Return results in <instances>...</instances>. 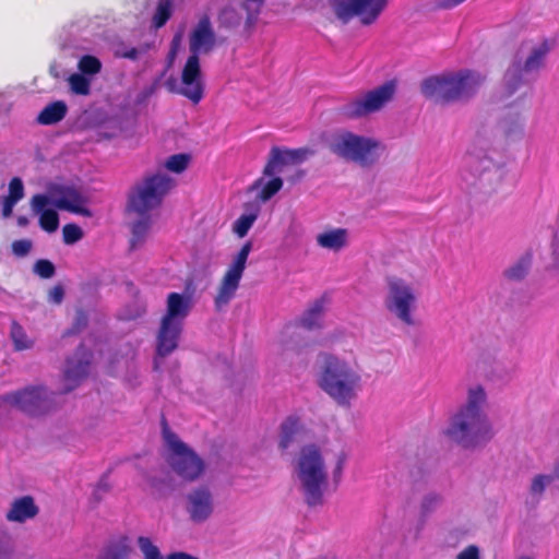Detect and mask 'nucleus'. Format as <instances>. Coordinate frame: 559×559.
I'll use <instances>...</instances> for the list:
<instances>
[{
    "label": "nucleus",
    "instance_id": "nucleus-55",
    "mask_svg": "<svg viewBox=\"0 0 559 559\" xmlns=\"http://www.w3.org/2000/svg\"><path fill=\"white\" fill-rule=\"evenodd\" d=\"M16 221H17V225L20 227H25L29 223L28 218L26 216H23V215L19 216Z\"/></svg>",
    "mask_w": 559,
    "mask_h": 559
},
{
    "label": "nucleus",
    "instance_id": "nucleus-43",
    "mask_svg": "<svg viewBox=\"0 0 559 559\" xmlns=\"http://www.w3.org/2000/svg\"><path fill=\"white\" fill-rule=\"evenodd\" d=\"M33 271L40 278H51L56 273L55 264L47 259H39L35 262Z\"/></svg>",
    "mask_w": 559,
    "mask_h": 559
},
{
    "label": "nucleus",
    "instance_id": "nucleus-35",
    "mask_svg": "<svg viewBox=\"0 0 559 559\" xmlns=\"http://www.w3.org/2000/svg\"><path fill=\"white\" fill-rule=\"evenodd\" d=\"M257 218H258L257 213L242 214L235 221L234 226H233V231L239 238L245 237L248 234L249 229L254 224V222L257 221Z\"/></svg>",
    "mask_w": 559,
    "mask_h": 559
},
{
    "label": "nucleus",
    "instance_id": "nucleus-6",
    "mask_svg": "<svg viewBox=\"0 0 559 559\" xmlns=\"http://www.w3.org/2000/svg\"><path fill=\"white\" fill-rule=\"evenodd\" d=\"M174 186V180L165 174L144 176L129 192L127 209L139 216L150 214L160 206L163 199Z\"/></svg>",
    "mask_w": 559,
    "mask_h": 559
},
{
    "label": "nucleus",
    "instance_id": "nucleus-17",
    "mask_svg": "<svg viewBox=\"0 0 559 559\" xmlns=\"http://www.w3.org/2000/svg\"><path fill=\"white\" fill-rule=\"evenodd\" d=\"M92 356V353L81 344L74 356L67 360L63 373L64 389L62 393L74 390L80 382L87 377Z\"/></svg>",
    "mask_w": 559,
    "mask_h": 559
},
{
    "label": "nucleus",
    "instance_id": "nucleus-41",
    "mask_svg": "<svg viewBox=\"0 0 559 559\" xmlns=\"http://www.w3.org/2000/svg\"><path fill=\"white\" fill-rule=\"evenodd\" d=\"M190 156L188 154H175L166 160V168L176 174L182 173L189 164Z\"/></svg>",
    "mask_w": 559,
    "mask_h": 559
},
{
    "label": "nucleus",
    "instance_id": "nucleus-34",
    "mask_svg": "<svg viewBox=\"0 0 559 559\" xmlns=\"http://www.w3.org/2000/svg\"><path fill=\"white\" fill-rule=\"evenodd\" d=\"M69 85L72 93L76 95H88L91 92V82L90 80L81 74L74 73L69 78Z\"/></svg>",
    "mask_w": 559,
    "mask_h": 559
},
{
    "label": "nucleus",
    "instance_id": "nucleus-5",
    "mask_svg": "<svg viewBox=\"0 0 559 559\" xmlns=\"http://www.w3.org/2000/svg\"><path fill=\"white\" fill-rule=\"evenodd\" d=\"M484 78L471 70H462L427 78L421 83V93L439 104L466 100L476 94Z\"/></svg>",
    "mask_w": 559,
    "mask_h": 559
},
{
    "label": "nucleus",
    "instance_id": "nucleus-58",
    "mask_svg": "<svg viewBox=\"0 0 559 559\" xmlns=\"http://www.w3.org/2000/svg\"><path fill=\"white\" fill-rule=\"evenodd\" d=\"M555 474L559 478V464L555 468Z\"/></svg>",
    "mask_w": 559,
    "mask_h": 559
},
{
    "label": "nucleus",
    "instance_id": "nucleus-42",
    "mask_svg": "<svg viewBox=\"0 0 559 559\" xmlns=\"http://www.w3.org/2000/svg\"><path fill=\"white\" fill-rule=\"evenodd\" d=\"M63 242L73 245L83 238V230L76 224H66L62 228Z\"/></svg>",
    "mask_w": 559,
    "mask_h": 559
},
{
    "label": "nucleus",
    "instance_id": "nucleus-3",
    "mask_svg": "<svg viewBox=\"0 0 559 559\" xmlns=\"http://www.w3.org/2000/svg\"><path fill=\"white\" fill-rule=\"evenodd\" d=\"M294 471L306 504L310 508L322 506L328 474L320 449L314 444L302 447L295 459Z\"/></svg>",
    "mask_w": 559,
    "mask_h": 559
},
{
    "label": "nucleus",
    "instance_id": "nucleus-50",
    "mask_svg": "<svg viewBox=\"0 0 559 559\" xmlns=\"http://www.w3.org/2000/svg\"><path fill=\"white\" fill-rule=\"evenodd\" d=\"M345 461H346L345 454L341 453L338 455L336 465H335L334 471H333V477H334V481L335 483H338L340 479H341V476H342V473H343V468H344V465H345Z\"/></svg>",
    "mask_w": 559,
    "mask_h": 559
},
{
    "label": "nucleus",
    "instance_id": "nucleus-40",
    "mask_svg": "<svg viewBox=\"0 0 559 559\" xmlns=\"http://www.w3.org/2000/svg\"><path fill=\"white\" fill-rule=\"evenodd\" d=\"M13 554L14 540L12 535L5 530H0V559H12Z\"/></svg>",
    "mask_w": 559,
    "mask_h": 559
},
{
    "label": "nucleus",
    "instance_id": "nucleus-12",
    "mask_svg": "<svg viewBox=\"0 0 559 559\" xmlns=\"http://www.w3.org/2000/svg\"><path fill=\"white\" fill-rule=\"evenodd\" d=\"M251 250V241H247L246 243H243L241 249L236 254L233 262L226 270L218 285L216 296L214 298L215 308L217 310H221L223 307L227 306L230 302V300L236 296Z\"/></svg>",
    "mask_w": 559,
    "mask_h": 559
},
{
    "label": "nucleus",
    "instance_id": "nucleus-29",
    "mask_svg": "<svg viewBox=\"0 0 559 559\" xmlns=\"http://www.w3.org/2000/svg\"><path fill=\"white\" fill-rule=\"evenodd\" d=\"M299 430V419L296 417H288L281 426L280 449L283 451L287 450L294 443L295 437Z\"/></svg>",
    "mask_w": 559,
    "mask_h": 559
},
{
    "label": "nucleus",
    "instance_id": "nucleus-56",
    "mask_svg": "<svg viewBox=\"0 0 559 559\" xmlns=\"http://www.w3.org/2000/svg\"><path fill=\"white\" fill-rule=\"evenodd\" d=\"M262 182H263V178H259V179H257V180L254 181V183L252 185V189H254V188H257V187L261 186V185H262Z\"/></svg>",
    "mask_w": 559,
    "mask_h": 559
},
{
    "label": "nucleus",
    "instance_id": "nucleus-30",
    "mask_svg": "<svg viewBox=\"0 0 559 559\" xmlns=\"http://www.w3.org/2000/svg\"><path fill=\"white\" fill-rule=\"evenodd\" d=\"M10 337L14 349L17 352L32 348L33 346V341L27 337L23 326L15 320L11 322Z\"/></svg>",
    "mask_w": 559,
    "mask_h": 559
},
{
    "label": "nucleus",
    "instance_id": "nucleus-8",
    "mask_svg": "<svg viewBox=\"0 0 559 559\" xmlns=\"http://www.w3.org/2000/svg\"><path fill=\"white\" fill-rule=\"evenodd\" d=\"M163 435L170 450L167 462L173 471L186 481L197 480L205 469L204 461L169 430L165 419H163Z\"/></svg>",
    "mask_w": 559,
    "mask_h": 559
},
{
    "label": "nucleus",
    "instance_id": "nucleus-48",
    "mask_svg": "<svg viewBox=\"0 0 559 559\" xmlns=\"http://www.w3.org/2000/svg\"><path fill=\"white\" fill-rule=\"evenodd\" d=\"M456 559H480L479 549L475 545H469L457 555Z\"/></svg>",
    "mask_w": 559,
    "mask_h": 559
},
{
    "label": "nucleus",
    "instance_id": "nucleus-57",
    "mask_svg": "<svg viewBox=\"0 0 559 559\" xmlns=\"http://www.w3.org/2000/svg\"><path fill=\"white\" fill-rule=\"evenodd\" d=\"M175 55H176V48H173L171 51L169 52V64L173 62Z\"/></svg>",
    "mask_w": 559,
    "mask_h": 559
},
{
    "label": "nucleus",
    "instance_id": "nucleus-44",
    "mask_svg": "<svg viewBox=\"0 0 559 559\" xmlns=\"http://www.w3.org/2000/svg\"><path fill=\"white\" fill-rule=\"evenodd\" d=\"M24 197L23 181L19 177H14L9 182V193L5 198L19 202Z\"/></svg>",
    "mask_w": 559,
    "mask_h": 559
},
{
    "label": "nucleus",
    "instance_id": "nucleus-54",
    "mask_svg": "<svg viewBox=\"0 0 559 559\" xmlns=\"http://www.w3.org/2000/svg\"><path fill=\"white\" fill-rule=\"evenodd\" d=\"M465 0H443L440 3V7L443 8V9H450V8H454V7L459 5V4H461Z\"/></svg>",
    "mask_w": 559,
    "mask_h": 559
},
{
    "label": "nucleus",
    "instance_id": "nucleus-47",
    "mask_svg": "<svg viewBox=\"0 0 559 559\" xmlns=\"http://www.w3.org/2000/svg\"><path fill=\"white\" fill-rule=\"evenodd\" d=\"M439 502H440L439 496H437L435 493H430V495L426 496L421 502L423 512L428 513V512L432 511Z\"/></svg>",
    "mask_w": 559,
    "mask_h": 559
},
{
    "label": "nucleus",
    "instance_id": "nucleus-38",
    "mask_svg": "<svg viewBox=\"0 0 559 559\" xmlns=\"http://www.w3.org/2000/svg\"><path fill=\"white\" fill-rule=\"evenodd\" d=\"M138 545L144 559H164L158 547L155 546L148 537L140 536Z\"/></svg>",
    "mask_w": 559,
    "mask_h": 559
},
{
    "label": "nucleus",
    "instance_id": "nucleus-36",
    "mask_svg": "<svg viewBox=\"0 0 559 559\" xmlns=\"http://www.w3.org/2000/svg\"><path fill=\"white\" fill-rule=\"evenodd\" d=\"M79 69L82 72L81 74L83 75H94L100 71L102 63L98 58L91 55H86L80 59Z\"/></svg>",
    "mask_w": 559,
    "mask_h": 559
},
{
    "label": "nucleus",
    "instance_id": "nucleus-31",
    "mask_svg": "<svg viewBox=\"0 0 559 559\" xmlns=\"http://www.w3.org/2000/svg\"><path fill=\"white\" fill-rule=\"evenodd\" d=\"M532 264V254L525 253L522 255L516 263H514L511 267L506 270L504 275L509 280L519 281L524 278V276L527 274L530 267Z\"/></svg>",
    "mask_w": 559,
    "mask_h": 559
},
{
    "label": "nucleus",
    "instance_id": "nucleus-22",
    "mask_svg": "<svg viewBox=\"0 0 559 559\" xmlns=\"http://www.w3.org/2000/svg\"><path fill=\"white\" fill-rule=\"evenodd\" d=\"M191 309V300L190 297L183 296L179 293H170L167 296V307L166 313L162 319L181 322L183 324V320L189 314Z\"/></svg>",
    "mask_w": 559,
    "mask_h": 559
},
{
    "label": "nucleus",
    "instance_id": "nucleus-49",
    "mask_svg": "<svg viewBox=\"0 0 559 559\" xmlns=\"http://www.w3.org/2000/svg\"><path fill=\"white\" fill-rule=\"evenodd\" d=\"M64 298V289L63 287L58 284L53 286L49 292V300L56 305H59L62 302Z\"/></svg>",
    "mask_w": 559,
    "mask_h": 559
},
{
    "label": "nucleus",
    "instance_id": "nucleus-26",
    "mask_svg": "<svg viewBox=\"0 0 559 559\" xmlns=\"http://www.w3.org/2000/svg\"><path fill=\"white\" fill-rule=\"evenodd\" d=\"M317 242L322 248L337 251L346 246L347 231L344 228L324 231L317 236Z\"/></svg>",
    "mask_w": 559,
    "mask_h": 559
},
{
    "label": "nucleus",
    "instance_id": "nucleus-23",
    "mask_svg": "<svg viewBox=\"0 0 559 559\" xmlns=\"http://www.w3.org/2000/svg\"><path fill=\"white\" fill-rule=\"evenodd\" d=\"M39 512L33 497L24 496L15 499L5 518L10 522L23 523L26 520L35 518Z\"/></svg>",
    "mask_w": 559,
    "mask_h": 559
},
{
    "label": "nucleus",
    "instance_id": "nucleus-61",
    "mask_svg": "<svg viewBox=\"0 0 559 559\" xmlns=\"http://www.w3.org/2000/svg\"><path fill=\"white\" fill-rule=\"evenodd\" d=\"M103 488L105 491L107 490L106 486H98V489Z\"/></svg>",
    "mask_w": 559,
    "mask_h": 559
},
{
    "label": "nucleus",
    "instance_id": "nucleus-25",
    "mask_svg": "<svg viewBox=\"0 0 559 559\" xmlns=\"http://www.w3.org/2000/svg\"><path fill=\"white\" fill-rule=\"evenodd\" d=\"M325 302V296L316 299L300 318V325L307 330L321 328V319L324 312Z\"/></svg>",
    "mask_w": 559,
    "mask_h": 559
},
{
    "label": "nucleus",
    "instance_id": "nucleus-28",
    "mask_svg": "<svg viewBox=\"0 0 559 559\" xmlns=\"http://www.w3.org/2000/svg\"><path fill=\"white\" fill-rule=\"evenodd\" d=\"M151 227V217L148 214L141 216V219L134 222L131 226L130 249L135 250L142 246L148 235Z\"/></svg>",
    "mask_w": 559,
    "mask_h": 559
},
{
    "label": "nucleus",
    "instance_id": "nucleus-53",
    "mask_svg": "<svg viewBox=\"0 0 559 559\" xmlns=\"http://www.w3.org/2000/svg\"><path fill=\"white\" fill-rule=\"evenodd\" d=\"M166 559H199L198 557H194L190 554L183 552V551H175L169 554Z\"/></svg>",
    "mask_w": 559,
    "mask_h": 559
},
{
    "label": "nucleus",
    "instance_id": "nucleus-60",
    "mask_svg": "<svg viewBox=\"0 0 559 559\" xmlns=\"http://www.w3.org/2000/svg\"><path fill=\"white\" fill-rule=\"evenodd\" d=\"M512 131H513V129H512V128H506V133H507V134H510Z\"/></svg>",
    "mask_w": 559,
    "mask_h": 559
},
{
    "label": "nucleus",
    "instance_id": "nucleus-46",
    "mask_svg": "<svg viewBox=\"0 0 559 559\" xmlns=\"http://www.w3.org/2000/svg\"><path fill=\"white\" fill-rule=\"evenodd\" d=\"M32 249V241L28 239H20L12 242V251L16 257H25Z\"/></svg>",
    "mask_w": 559,
    "mask_h": 559
},
{
    "label": "nucleus",
    "instance_id": "nucleus-62",
    "mask_svg": "<svg viewBox=\"0 0 559 559\" xmlns=\"http://www.w3.org/2000/svg\"><path fill=\"white\" fill-rule=\"evenodd\" d=\"M520 559H531V558H528V557H521Z\"/></svg>",
    "mask_w": 559,
    "mask_h": 559
},
{
    "label": "nucleus",
    "instance_id": "nucleus-16",
    "mask_svg": "<svg viewBox=\"0 0 559 559\" xmlns=\"http://www.w3.org/2000/svg\"><path fill=\"white\" fill-rule=\"evenodd\" d=\"M316 150L310 147L281 148L273 146L270 151L267 162L263 168V175L267 177L281 173L285 165H296L307 160L316 154Z\"/></svg>",
    "mask_w": 559,
    "mask_h": 559
},
{
    "label": "nucleus",
    "instance_id": "nucleus-18",
    "mask_svg": "<svg viewBox=\"0 0 559 559\" xmlns=\"http://www.w3.org/2000/svg\"><path fill=\"white\" fill-rule=\"evenodd\" d=\"M187 510L190 519L195 523L206 521L213 513V496L206 486H200L193 489L187 496Z\"/></svg>",
    "mask_w": 559,
    "mask_h": 559
},
{
    "label": "nucleus",
    "instance_id": "nucleus-45",
    "mask_svg": "<svg viewBox=\"0 0 559 559\" xmlns=\"http://www.w3.org/2000/svg\"><path fill=\"white\" fill-rule=\"evenodd\" d=\"M552 480L551 476L547 475H537L531 485V492L533 495H542L545 490V487L547 484H549Z\"/></svg>",
    "mask_w": 559,
    "mask_h": 559
},
{
    "label": "nucleus",
    "instance_id": "nucleus-21",
    "mask_svg": "<svg viewBox=\"0 0 559 559\" xmlns=\"http://www.w3.org/2000/svg\"><path fill=\"white\" fill-rule=\"evenodd\" d=\"M51 201L46 194H35L31 199V207L39 214V226L47 233H55L59 227V215L55 210L46 209Z\"/></svg>",
    "mask_w": 559,
    "mask_h": 559
},
{
    "label": "nucleus",
    "instance_id": "nucleus-13",
    "mask_svg": "<svg viewBox=\"0 0 559 559\" xmlns=\"http://www.w3.org/2000/svg\"><path fill=\"white\" fill-rule=\"evenodd\" d=\"M388 0H332L336 17L344 24L358 17L362 25L373 24L385 9Z\"/></svg>",
    "mask_w": 559,
    "mask_h": 559
},
{
    "label": "nucleus",
    "instance_id": "nucleus-1",
    "mask_svg": "<svg viewBox=\"0 0 559 559\" xmlns=\"http://www.w3.org/2000/svg\"><path fill=\"white\" fill-rule=\"evenodd\" d=\"M225 37H217L209 14L200 16L189 36L190 56L181 71L182 86H177V81L169 78L165 85L170 93L179 94L188 98L193 105H198L204 97V83L200 64V53H210L218 45L225 44Z\"/></svg>",
    "mask_w": 559,
    "mask_h": 559
},
{
    "label": "nucleus",
    "instance_id": "nucleus-32",
    "mask_svg": "<svg viewBox=\"0 0 559 559\" xmlns=\"http://www.w3.org/2000/svg\"><path fill=\"white\" fill-rule=\"evenodd\" d=\"M171 13H173L171 0H159L156 11L152 17V25L156 29L163 27L170 19Z\"/></svg>",
    "mask_w": 559,
    "mask_h": 559
},
{
    "label": "nucleus",
    "instance_id": "nucleus-9",
    "mask_svg": "<svg viewBox=\"0 0 559 559\" xmlns=\"http://www.w3.org/2000/svg\"><path fill=\"white\" fill-rule=\"evenodd\" d=\"M394 93L395 84L393 82H385L371 91L347 100L340 107V114L347 119L366 117L380 110L393 98Z\"/></svg>",
    "mask_w": 559,
    "mask_h": 559
},
{
    "label": "nucleus",
    "instance_id": "nucleus-10",
    "mask_svg": "<svg viewBox=\"0 0 559 559\" xmlns=\"http://www.w3.org/2000/svg\"><path fill=\"white\" fill-rule=\"evenodd\" d=\"M386 309L407 325L414 324L412 311L415 308L416 295L413 287L403 278L391 276L386 280Z\"/></svg>",
    "mask_w": 559,
    "mask_h": 559
},
{
    "label": "nucleus",
    "instance_id": "nucleus-51",
    "mask_svg": "<svg viewBox=\"0 0 559 559\" xmlns=\"http://www.w3.org/2000/svg\"><path fill=\"white\" fill-rule=\"evenodd\" d=\"M17 202H15V201L4 197L3 201H2V206H1V214H2V216L3 217H10L12 215L13 207H14V205Z\"/></svg>",
    "mask_w": 559,
    "mask_h": 559
},
{
    "label": "nucleus",
    "instance_id": "nucleus-19",
    "mask_svg": "<svg viewBox=\"0 0 559 559\" xmlns=\"http://www.w3.org/2000/svg\"><path fill=\"white\" fill-rule=\"evenodd\" d=\"M181 322L162 319L156 340V355L166 357L178 347V341L182 331Z\"/></svg>",
    "mask_w": 559,
    "mask_h": 559
},
{
    "label": "nucleus",
    "instance_id": "nucleus-27",
    "mask_svg": "<svg viewBox=\"0 0 559 559\" xmlns=\"http://www.w3.org/2000/svg\"><path fill=\"white\" fill-rule=\"evenodd\" d=\"M131 546L127 536L109 543L98 559H129L131 555Z\"/></svg>",
    "mask_w": 559,
    "mask_h": 559
},
{
    "label": "nucleus",
    "instance_id": "nucleus-33",
    "mask_svg": "<svg viewBox=\"0 0 559 559\" xmlns=\"http://www.w3.org/2000/svg\"><path fill=\"white\" fill-rule=\"evenodd\" d=\"M217 22L221 28L233 29L240 24V16L235 8L224 7L218 12Z\"/></svg>",
    "mask_w": 559,
    "mask_h": 559
},
{
    "label": "nucleus",
    "instance_id": "nucleus-24",
    "mask_svg": "<svg viewBox=\"0 0 559 559\" xmlns=\"http://www.w3.org/2000/svg\"><path fill=\"white\" fill-rule=\"evenodd\" d=\"M67 112V104L63 100H56L43 108L36 121L41 126L56 124L66 117Z\"/></svg>",
    "mask_w": 559,
    "mask_h": 559
},
{
    "label": "nucleus",
    "instance_id": "nucleus-59",
    "mask_svg": "<svg viewBox=\"0 0 559 559\" xmlns=\"http://www.w3.org/2000/svg\"><path fill=\"white\" fill-rule=\"evenodd\" d=\"M316 559H335L334 557H326V556H323V557H318Z\"/></svg>",
    "mask_w": 559,
    "mask_h": 559
},
{
    "label": "nucleus",
    "instance_id": "nucleus-52",
    "mask_svg": "<svg viewBox=\"0 0 559 559\" xmlns=\"http://www.w3.org/2000/svg\"><path fill=\"white\" fill-rule=\"evenodd\" d=\"M119 57L121 58H124V59H129V60H138L139 59V56H140V51L138 50V48H130V49H127V50H123L121 52L118 53Z\"/></svg>",
    "mask_w": 559,
    "mask_h": 559
},
{
    "label": "nucleus",
    "instance_id": "nucleus-15",
    "mask_svg": "<svg viewBox=\"0 0 559 559\" xmlns=\"http://www.w3.org/2000/svg\"><path fill=\"white\" fill-rule=\"evenodd\" d=\"M4 400L32 416H39L51 409L48 391L43 386L26 388L12 392Z\"/></svg>",
    "mask_w": 559,
    "mask_h": 559
},
{
    "label": "nucleus",
    "instance_id": "nucleus-7",
    "mask_svg": "<svg viewBox=\"0 0 559 559\" xmlns=\"http://www.w3.org/2000/svg\"><path fill=\"white\" fill-rule=\"evenodd\" d=\"M328 146L330 152L338 158L356 163L361 167H370L378 159L379 142L377 140L347 130L334 133Z\"/></svg>",
    "mask_w": 559,
    "mask_h": 559
},
{
    "label": "nucleus",
    "instance_id": "nucleus-2",
    "mask_svg": "<svg viewBox=\"0 0 559 559\" xmlns=\"http://www.w3.org/2000/svg\"><path fill=\"white\" fill-rule=\"evenodd\" d=\"M486 394L481 386L471 389L466 404L452 418L447 435L464 448H474L492 437L490 425L481 411Z\"/></svg>",
    "mask_w": 559,
    "mask_h": 559
},
{
    "label": "nucleus",
    "instance_id": "nucleus-37",
    "mask_svg": "<svg viewBox=\"0 0 559 559\" xmlns=\"http://www.w3.org/2000/svg\"><path fill=\"white\" fill-rule=\"evenodd\" d=\"M283 187V180L280 177H273L261 189L258 198L265 202L272 199Z\"/></svg>",
    "mask_w": 559,
    "mask_h": 559
},
{
    "label": "nucleus",
    "instance_id": "nucleus-4",
    "mask_svg": "<svg viewBox=\"0 0 559 559\" xmlns=\"http://www.w3.org/2000/svg\"><path fill=\"white\" fill-rule=\"evenodd\" d=\"M321 358L320 388L338 405L348 406L360 388L357 368L332 354H321Z\"/></svg>",
    "mask_w": 559,
    "mask_h": 559
},
{
    "label": "nucleus",
    "instance_id": "nucleus-20",
    "mask_svg": "<svg viewBox=\"0 0 559 559\" xmlns=\"http://www.w3.org/2000/svg\"><path fill=\"white\" fill-rule=\"evenodd\" d=\"M52 204L59 209L64 210L74 214H80L86 217L92 215L91 211L85 206V199L74 188L71 187H59L55 190Z\"/></svg>",
    "mask_w": 559,
    "mask_h": 559
},
{
    "label": "nucleus",
    "instance_id": "nucleus-14",
    "mask_svg": "<svg viewBox=\"0 0 559 559\" xmlns=\"http://www.w3.org/2000/svg\"><path fill=\"white\" fill-rule=\"evenodd\" d=\"M549 52V46L546 41L534 47L524 63L520 60L513 61L504 74V82L508 96H511L522 84L526 74L537 72L544 64V60Z\"/></svg>",
    "mask_w": 559,
    "mask_h": 559
},
{
    "label": "nucleus",
    "instance_id": "nucleus-11",
    "mask_svg": "<svg viewBox=\"0 0 559 559\" xmlns=\"http://www.w3.org/2000/svg\"><path fill=\"white\" fill-rule=\"evenodd\" d=\"M497 151L491 148V141L486 129L481 128L476 134L468 148V166L475 175L483 176L493 171L497 178L501 179V163L496 159Z\"/></svg>",
    "mask_w": 559,
    "mask_h": 559
},
{
    "label": "nucleus",
    "instance_id": "nucleus-39",
    "mask_svg": "<svg viewBox=\"0 0 559 559\" xmlns=\"http://www.w3.org/2000/svg\"><path fill=\"white\" fill-rule=\"evenodd\" d=\"M264 2L265 0H242L241 8L247 13L248 24H253L257 21Z\"/></svg>",
    "mask_w": 559,
    "mask_h": 559
}]
</instances>
